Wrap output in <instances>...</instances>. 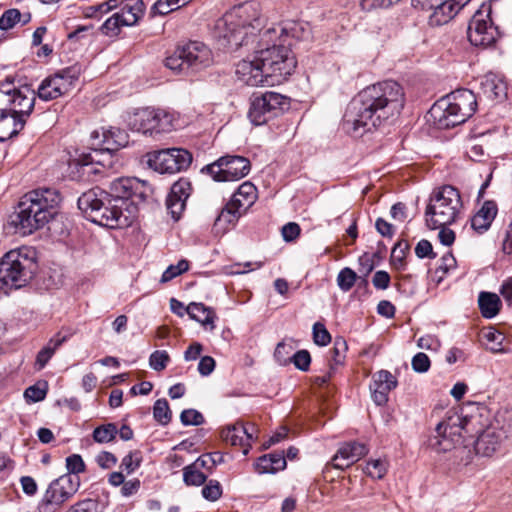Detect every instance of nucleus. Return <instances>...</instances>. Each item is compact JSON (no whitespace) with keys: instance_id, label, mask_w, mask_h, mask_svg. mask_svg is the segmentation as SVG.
I'll return each mask as SVG.
<instances>
[{"instance_id":"c756f323","label":"nucleus","mask_w":512,"mask_h":512,"mask_svg":"<svg viewBox=\"0 0 512 512\" xmlns=\"http://www.w3.org/2000/svg\"><path fill=\"white\" fill-rule=\"evenodd\" d=\"M243 209L233 202L229 201L221 210L215 220L214 226L222 231H226L230 226H234L242 215Z\"/></svg>"},{"instance_id":"393cba45","label":"nucleus","mask_w":512,"mask_h":512,"mask_svg":"<svg viewBox=\"0 0 512 512\" xmlns=\"http://www.w3.org/2000/svg\"><path fill=\"white\" fill-rule=\"evenodd\" d=\"M191 190L190 182L185 179H180L172 185L167 196L166 206L174 220H178L184 211Z\"/></svg>"},{"instance_id":"b1692460","label":"nucleus","mask_w":512,"mask_h":512,"mask_svg":"<svg viewBox=\"0 0 512 512\" xmlns=\"http://www.w3.org/2000/svg\"><path fill=\"white\" fill-rule=\"evenodd\" d=\"M368 453L367 447L359 442L344 443L339 447L330 463L333 468L344 470Z\"/></svg>"},{"instance_id":"bb28decb","label":"nucleus","mask_w":512,"mask_h":512,"mask_svg":"<svg viewBox=\"0 0 512 512\" xmlns=\"http://www.w3.org/2000/svg\"><path fill=\"white\" fill-rule=\"evenodd\" d=\"M498 212L494 201H485L480 210L472 217L471 227L478 233L489 229Z\"/></svg>"},{"instance_id":"412c9836","label":"nucleus","mask_w":512,"mask_h":512,"mask_svg":"<svg viewBox=\"0 0 512 512\" xmlns=\"http://www.w3.org/2000/svg\"><path fill=\"white\" fill-rule=\"evenodd\" d=\"M396 377L388 370H379L372 376L369 385L371 398L377 406H384L389 400V393L397 387Z\"/></svg>"},{"instance_id":"a878e982","label":"nucleus","mask_w":512,"mask_h":512,"mask_svg":"<svg viewBox=\"0 0 512 512\" xmlns=\"http://www.w3.org/2000/svg\"><path fill=\"white\" fill-rule=\"evenodd\" d=\"M504 438V431L490 425L483 430L474 442L475 452L485 457L492 456L500 447Z\"/></svg>"},{"instance_id":"49530a36","label":"nucleus","mask_w":512,"mask_h":512,"mask_svg":"<svg viewBox=\"0 0 512 512\" xmlns=\"http://www.w3.org/2000/svg\"><path fill=\"white\" fill-rule=\"evenodd\" d=\"M22 14L18 9L12 8L6 10L0 17V29L7 31L12 29L18 22H20Z\"/></svg>"},{"instance_id":"603ef678","label":"nucleus","mask_w":512,"mask_h":512,"mask_svg":"<svg viewBox=\"0 0 512 512\" xmlns=\"http://www.w3.org/2000/svg\"><path fill=\"white\" fill-rule=\"evenodd\" d=\"M293 348L291 344H287L284 341L279 342L275 348L274 358L280 365L291 363V357L289 355Z\"/></svg>"},{"instance_id":"9b49d317","label":"nucleus","mask_w":512,"mask_h":512,"mask_svg":"<svg viewBox=\"0 0 512 512\" xmlns=\"http://www.w3.org/2000/svg\"><path fill=\"white\" fill-rule=\"evenodd\" d=\"M79 485V478L68 474L53 480L38 503V511L56 512L64 502L77 492Z\"/></svg>"},{"instance_id":"69168bd1","label":"nucleus","mask_w":512,"mask_h":512,"mask_svg":"<svg viewBox=\"0 0 512 512\" xmlns=\"http://www.w3.org/2000/svg\"><path fill=\"white\" fill-rule=\"evenodd\" d=\"M347 350L346 341L342 337L335 338L334 346L332 349V359L336 364H340L343 359V354Z\"/></svg>"},{"instance_id":"0eeeda50","label":"nucleus","mask_w":512,"mask_h":512,"mask_svg":"<svg viewBox=\"0 0 512 512\" xmlns=\"http://www.w3.org/2000/svg\"><path fill=\"white\" fill-rule=\"evenodd\" d=\"M36 268L33 249L21 247L10 250L0 260V284L14 289L21 288L32 279Z\"/></svg>"},{"instance_id":"7ed1b4c3","label":"nucleus","mask_w":512,"mask_h":512,"mask_svg":"<svg viewBox=\"0 0 512 512\" xmlns=\"http://www.w3.org/2000/svg\"><path fill=\"white\" fill-rule=\"evenodd\" d=\"M61 201L52 188L36 189L26 193L9 217V226L20 236H27L42 228L55 215Z\"/></svg>"},{"instance_id":"13d9d810","label":"nucleus","mask_w":512,"mask_h":512,"mask_svg":"<svg viewBox=\"0 0 512 512\" xmlns=\"http://www.w3.org/2000/svg\"><path fill=\"white\" fill-rule=\"evenodd\" d=\"M409 249L407 241H399L395 244L391 253V260L395 265L403 266L406 251Z\"/></svg>"},{"instance_id":"4be33fe9","label":"nucleus","mask_w":512,"mask_h":512,"mask_svg":"<svg viewBox=\"0 0 512 512\" xmlns=\"http://www.w3.org/2000/svg\"><path fill=\"white\" fill-rule=\"evenodd\" d=\"M180 49L189 71H199L212 63V53L210 49L201 42H189L181 46Z\"/></svg>"},{"instance_id":"4c0bfd02","label":"nucleus","mask_w":512,"mask_h":512,"mask_svg":"<svg viewBox=\"0 0 512 512\" xmlns=\"http://www.w3.org/2000/svg\"><path fill=\"white\" fill-rule=\"evenodd\" d=\"M191 0H157L151 10L154 14L167 15L187 5Z\"/></svg>"},{"instance_id":"338daca9","label":"nucleus","mask_w":512,"mask_h":512,"mask_svg":"<svg viewBox=\"0 0 512 512\" xmlns=\"http://www.w3.org/2000/svg\"><path fill=\"white\" fill-rule=\"evenodd\" d=\"M97 464L103 469H110L117 463V458L114 454L103 451L96 456Z\"/></svg>"},{"instance_id":"9d476101","label":"nucleus","mask_w":512,"mask_h":512,"mask_svg":"<svg viewBox=\"0 0 512 512\" xmlns=\"http://www.w3.org/2000/svg\"><path fill=\"white\" fill-rule=\"evenodd\" d=\"M91 150L90 153H82L75 159V163L79 166L83 173H99L94 165H102L101 156L105 152L117 151L120 147L125 146L126 136L120 130H94L90 136Z\"/></svg>"},{"instance_id":"2f4dec72","label":"nucleus","mask_w":512,"mask_h":512,"mask_svg":"<svg viewBox=\"0 0 512 512\" xmlns=\"http://www.w3.org/2000/svg\"><path fill=\"white\" fill-rule=\"evenodd\" d=\"M256 199V187L251 182L242 183L230 201L246 211Z\"/></svg>"},{"instance_id":"5fc2aeb1","label":"nucleus","mask_w":512,"mask_h":512,"mask_svg":"<svg viewBox=\"0 0 512 512\" xmlns=\"http://www.w3.org/2000/svg\"><path fill=\"white\" fill-rule=\"evenodd\" d=\"M180 420L184 426H198L204 422V417L195 409H186L181 412Z\"/></svg>"},{"instance_id":"ddd939ff","label":"nucleus","mask_w":512,"mask_h":512,"mask_svg":"<svg viewBox=\"0 0 512 512\" xmlns=\"http://www.w3.org/2000/svg\"><path fill=\"white\" fill-rule=\"evenodd\" d=\"M250 161L242 156L226 155L201 169L216 182L237 181L250 171Z\"/></svg>"},{"instance_id":"6ab92c4d","label":"nucleus","mask_w":512,"mask_h":512,"mask_svg":"<svg viewBox=\"0 0 512 512\" xmlns=\"http://www.w3.org/2000/svg\"><path fill=\"white\" fill-rule=\"evenodd\" d=\"M471 0H412L415 7L431 11V25L441 26L453 19Z\"/></svg>"},{"instance_id":"6e6d98bb","label":"nucleus","mask_w":512,"mask_h":512,"mask_svg":"<svg viewBox=\"0 0 512 512\" xmlns=\"http://www.w3.org/2000/svg\"><path fill=\"white\" fill-rule=\"evenodd\" d=\"M291 363L301 371H308L311 364V356L307 350H299L291 356Z\"/></svg>"},{"instance_id":"f704fd0d","label":"nucleus","mask_w":512,"mask_h":512,"mask_svg":"<svg viewBox=\"0 0 512 512\" xmlns=\"http://www.w3.org/2000/svg\"><path fill=\"white\" fill-rule=\"evenodd\" d=\"M479 308L485 318L495 317L501 306L498 295L489 292H481L478 298Z\"/></svg>"},{"instance_id":"864d4df0","label":"nucleus","mask_w":512,"mask_h":512,"mask_svg":"<svg viewBox=\"0 0 512 512\" xmlns=\"http://www.w3.org/2000/svg\"><path fill=\"white\" fill-rule=\"evenodd\" d=\"M313 341L318 346H326L331 342L330 333L320 322L313 325Z\"/></svg>"},{"instance_id":"09e8293b","label":"nucleus","mask_w":512,"mask_h":512,"mask_svg":"<svg viewBox=\"0 0 512 512\" xmlns=\"http://www.w3.org/2000/svg\"><path fill=\"white\" fill-rule=\"evenodd\" d=\"M222 492L220 482L214 479L206 482L205 486L202 488V496L210 502L217 501L222 496Z\"/></svg>"},{"instance_id":"2eb2a0df","label":"nucleus","mask_w":512,"mask_h":512,"mask_svg":"<svg viewBox=\"0 0 512 512\" xmlns=\"http://www.w3.org/2000/svg\"><path fill=\"white\" fill-rule=\"evenodd\" d=\"M289 105L288 98L280 93L268 91L254 97L248 112V117L254 125L265 124L278 116Z\"/></svg>"},{"instance_id":"4468645a","label":"nucleus","mask_w":512,"mask_h":512,"mask_svg":"<svg viewBox=\"0 0 512 512\" xmlns=\"http://www.w3.org/2000/svg\"><path fill=\"white\" fill-rule=\"evenodd\" d=\"M192 163V155L182 148H168L147 154V164L161 174H174L186 170Z\"/></svg>"},{"instance_id":"cd10ccee","label":"nucleus","mask_w":512,"mask_h":512,"mask_svg":"<svg viewBox=\"0 0 512 512\" xmlns=\"http://www.w3.org/2000/svg\"><path fill=\"white\" fill-rule=\"evenodd\" d=\"M286 458L283 452H273L258 458L255 468L260 474L276 473L286 467Z\"/></svg>"},{"instance_id":"20e7f679","label":"nucleus","mask_w":512,"mask_h":512,"mask_svg":"<svg viewBox=\"0 0 512 512\" xmlns=\"http://www.w3.org/2000/svg\"><path fill=\"white\" fill-rule=\"evenodd\" d=\"M265 23L260 3L248 1L233 7L217 21L216 30L231 50L248 45Z\"/></svg>"},{"instance_id":"473e14b6","label":"nucleus","mask_w":512,"mask_h":512,"mask_svg":"<svg viewBox=\"0 0 512 512\" xmlns=\"http://www.w3.org/2000/svg\"><path fill=\"white\" fill-rule=\"evenodd\" d=\"M481 89L489 99H502L506 96V85L495 75L489 74L481 82Z\"/></svg>"},{"instance_id":"1a4fd4ad","label":"nucleus","mask_w":512,"mask_h":512,"mask_svg":"<svg viewBox=\"0 0 512 512\" xmlns=\"http://www.w3.org/2000/svg\"><path fill=\"white\" fill-rule=\"evenodd\" d=\"M474 424V418H462L458 413H448L446 417L437 424L435 434L429 437L428 447L437 453L452 450H461L467 447L464 444L463 432L468 433L469 427Z\"/></svg>"},{"instance_id":"bf43d9fd","label":"nucleus","mask_w":512,"mask_h":512,"mask_svg":"<svg viewBox=\"0 0 512 512\" xmlns=\"http://www.w3.org/2000/svg\"><path fill=\"white\" fill-rule=\"evenodd\" d=\"M99 502L96 499H84L73 505L69 512H98Z\"/></svg>"},{"instance_id":"3c124183","label":"nucleus","mask_w":512,"mask_h":512,"mask_svg":"<svg viewBox=\"0 0 512 512\" xmlns=\"http://www.w3.org/2000/svg\"><path fill=\"white\" fill-rule=\"evenodd\" d=\"M123 25L120 22L118 14H113L109 17L101 26V32L109 37H115L120 33V29Z\"/></svg>"},{"instance_id":"a18cd8bd","label":"nucleus","mask_w":512,"mask_h":512,"mask_svg":"<svg viewBox=\"0 0 512 512\" xmlns=\"http://www.w3.org/2000/svg\"><path fill=\"white\" fill-rule=\"evenodd\" d=\"M47 394V382L37 383L29 386L25 392L24 397L29 403H36L45 399Z\"/></svg>"},{"instance_id":"a19ab883","label":"nucleus","mask_w":512,"mask_h":512,"mask_svg":"<svg viewBox=\"0 0 512 512\" xmlns=\"http://www.w3.org/2000/svg\"><path fill=\"white\" fill-rule=\"evenodd\" d=\"M153 416L157 422L167 425L171 421V410L166 399H158L153 406Z\"/></svg>"},{"instance_id":"37998d69","label":"nucleus","mask_w":512,"mask_h":512,"mask_svg":"<svg viewBox=\"0 0 512 512\" xmlns=\"http://www.w3.org/2000/svg\"><path fill=\"white\" fill-rule=\"evenodd\" d=\"M181 52L180 47H178L172 55L166 58L165 66L176 73H187L189 69L186 67V62Z\"/></svg>"},{"instance_id":"39448f33","label":"nucleus","mask_w":512,"mask_h":512,"mask_svg":"<svg viewBox=\"0 0 512 512\" xmlns=\"http://www.w3.org/2000/svg\"><path fill=\"white\" fill-rule=\"evenodd\" d=\"M78 207L90 221L108 228L128 227L138 216L136 205L126 208L124 200L114 199L98 187L83 193L78 199Z\"/></svg>"},{"instance_id":"c9c22d12","label":"nucleus","mask_w":512,"mask_h":512,"mask_svg":"<svg viewBox=\"0 0 512 512\" xmlns=\"http://www.w3.org/2000/svg\"><path fill=\"white\" fill-rule=\"evenodd\" d=\"M244 434V424L236 423L224 428L221 432V437L225 442L230 443L233 446L239 445L243 448H246L247 446L244 439Z\"/></svg>"},{"instance_id":"58836bf2","label":"nucleus","mask_w":512,"mask_h":512,"mask_svg":"<svg viewBox=\"0 0 512 512\" xmlns=\"http://www.w3.org/2000/svg\"><path fill=\"white\" fill-rule=\"evenodd\" d=\"M118 433L114 423L98 426L93 431V439L97 443H108L115 439Z\"/></svg>"},{"instance_id":"a211bd4d","label":"nucleus","mask_w":512,"mask_h":512,"mask_svg":"<svg viewBox=\"0 0 512 512\" xmlns=\"http://www.w3.org/2000/svg\"><path fill=\"white\" fill-rule=\"evenodd\" d=\"M36 93L28 86L16 88L8 78L0 82V105L11 106L14 112L32 113Z\"/></svg>"},{"instance_id":"8fccbe9b","label":"nucleus","mask_w":512,"mask_h":512,"mask_svg":"<svg viewBox=\"0 0 512 512\" xmlns=\"http://www.w3.org/2000/svg\"><path fill=\"white\" fill-rule=\"evenodd\" d=\"M169 361V354L165 350H156L149 357V365L155 371L164 370Z\"/></svg>"},{"instance_id":"de8ad7c7","label":"nucleus","mask_w":512,"mask_h":512,"mask_svg":"<svg viewBox=\"0 0 512 512\" xmlns=\"http://www.w3.org/2000/svg\"><path fill=\"white\" fill-rule=\"evenodd\" d=\"M189 262L185 259H181L176 265H170L162 274L161 282L166 283L188 271Z\"/></svg>"},{"instance_id":"aec40b11","label":"nucleus","mask_w":512,"mask_h":512,"mask_svg":"<svg viewBox=\"0 0 512 512\" xmlns=\"http://www.w3.org/2000/svg\"><path fill=\"white\" fill-rule=\"evenodd\" d=\"M144 184L135 178H118L110 185L111 192H108L114 199H121L125 207L136 205L144 200Z\"/></svg>"},{"instance_id":"79ce46f5","label":"nucleus","mask_w":512,"mask_h":512,"mask_svg":"<svg viewBox=\"0 0 512 512\" xmlns=\"http://www.w3.org/2000/svg\"><path fill=\"white\" fill-rule=\"evenodd\" d=\"M357 279L356 272L345 267L337 275V285L343 292H347L355 285Z\"/></svg>"},{"instance_id":"4d7b16f0","label":"nucleus","mask_w":512,"mask_h":512,"mask_svg":"<svg viewBox=\"0 0 512 512\" xmlns=\"http://www.w3.org/2000/svg\"><path fill=\"white\" fill-rule=\"evenodd\" d=\"M66 467L68 475H77L85 470V463L80 455L72 454L66 458Z\"/></svg>"},{"instance_id":"6e6552de","label":"nucleus","mask_w":512,"mask_h":512,"mask_svg":"<svg viewBox=\"0 0 512 512\" xmlns=\"http://www.w3.org/2000/svg\"><path fill=\"white\" fill-rule=\"evenodd\" d=\"M462 209L459 191L445 185L434 191L425 210V222L428 228L437 229L454 223Z\"/></svg>"},{"instance_id":"72a5a7b5","label":"nucleus","mask_w":512,"mask_h":512,"mask_svg":"<svg viewBox=\"0 0 512 512\" xmlns=\"http://www.w3.org/2000/svg\"><path fill=\"white\" fill-rule=\"evenodd\" d=\"M145 5L142 0H136L133 5L124 6L120 12H117L121 24L124 26H133L144 14Z\"/></svg>"},{"instance_id":"f257e3e1","label":"nucleus","mask_w":512,"mask_h":512,"mask_svg":"<svg viewBox=\"0 0 512 512\" xmlns=\"http://www.w3.org/2000/svg\"><path fill=\"white\" fill-rule=\"evenodd\" d=\"M404 91L400 84L387 80L361 90L350 102L344 123L356 134L380 127L400 114L404 107Z\"/></svg>"},{"instance_id":"f8f14e48","label":"nucleus","mask_w":512,"mask_h":512,"mask_svg":"<svg viewBox=\"0 0 512 512\" xmlns=\"http://www.w3.org/2000/svg\"><path fill=\"white\" fill-rule=\"evenodd\" d=\"M172 122L173 116L170 113L151 108L139 109L128 118V125L133 131L150 135L170 131Z\"/></svg>"},{"instance_id":"dca6fc26","label":"nucleus","mask_w":512,"mask_h":512,"mask_svg":"<svg viewBox=\"0 0 512 512\" xmlns=\"http://www.w3.org/2000/svg\"><path fill=\"white\" fill-rule=\"evenodd\" d=\"M79 74V69L67 67L46 77L38 87L39 98L50 101L68 94L74 88Z\"/></svg>"},{"instance_id":"052dcab7","label":"nucleus","mask_w":512,"mask_h":512,"mask_svg":"<svg viewBox=\"0 0 512 512\" xmlns=\"http://www.w3.org/2000/svg\"><path fill=\"white\" fill-rule=\"evenodd\" d=\"M411 364L415 372L424 373L430 368V359L425 353L419 352L412 358Z\"/></svg>"},{"instance_id":"f3484780","label":"nucleus","mask_w":512,"mask_h":512,"mask_svg":"<svg viewBox=\"0 0 512 512\" xmlns=\"http://www.w3.org/2000/svg\"><path fill=\"white\" fill-rule=\"evenodd\" d=\"M490 13L491 7L483 5L470 20L467 35L472 45L488 47L496 41L498 29L492 24Z\"/></svg>"},{"instance_id":"5701e85b","label":"nucleus","mask_w":512,"mask_h":512,"mask_svg":"<svg viewBox=\"0 0 512 512\" xmlns=\"http://www.w3.org/2000/svg\"><path fill=\"white\" fill-rule=\"evenodd\" d=\"M30 114L14 112L11 106L0 105V141L16 136L24 128Z\"/></svg>"},{"instance_id":"680f3d73","label":"nucleus","mask_w":512,"mask_h":512,"mask_svg":"<svg viewBox=\"0 0 512 512\" xmlns=\"http://www.w3.org/2000/svg\"><path fill=\"white\" fill-rule=\"evenodd\" d=\"M140 461L139 452H130L122 459L121 466L130 474L140 466Z\"/></svg>"},{"instance_id":"f03ea898","label":"nucleus","mask_w":512,"mask_h":512,"mask_svg":"<svg viewBox=\"0 0 512 512\" xmlns=\"http://www.w3.org/2000/svg\"><path fill=\"white\" fill-rule=\"evenodd\" d=\"M295 68L292 51L284 45H273L256 51L252 60H241L236 75L249 86H274L285 81Z\"/></svg>"},{"instance_id":"0e129e2a","label":"nucleus","mask_w":512,"mask_h":512,"mask_svg":"<svg viewBox=\"0 0 512 512\" xmlns=\"http://www.w3.org/2000/svg\"><path fill=\"white\" fill-rule=\"evenodd\" d=\"M300 226L295 222H289L282 227V236L286 242L294 241L300 235Z\"/></svg>"},{"instance_id":"423d86ee","label":"nucleus","mask_w":512,"mask_h":512,"mask_svg":"<svg viewBox=\"0 0 512 512\" xmlns=\"http://www.w3.org/2000/svg\"><path fill=\"white\" fill-rule=\"evenodd\" d=\"M476 108L475 94L468 89H458L435 102L430 115L439 128H450L468 120Z\"/></svg>"},{"instance_id":"ea45409f","label":"nucleus","mask_w":512,"mask_h":512,"mask_svg":"<svg viewBox=\"0 0 512 512\" xmlns=\"http://www.w3.org/2000/svg\"><path fill=\"white\" fill-rule=\"evenodd\" d=\"M207 475L194 465L190 464L183 468V481L188 486H201L206 483Z\"/></svg>"},{"instance_id":"c85d7f7f","label":"nucleus","mask_w":512,"mask_h":512,"mask_svg":"<svg viewBox=\"0 0 512 512\" xmlns=\"http://www.w3.org/2000/svg\"><path fill=\"white\" fill-rule=\"evenodd\" d=\"M68 340V336L62 335L60 332L55 334L48 343L37 353L35 359V369L42 370L55 352Z\"/></svg>"},{"instance_id":"7c9ffc66","label":"nucleus","mask_w":512,"mask_h":512,"mask_svg":"<svg viewBox=\"0 0 512 512\" xmlns=\"http://www.w3.org/2000/svg\"><path fill=\"white\" fill-rule=\"evenodd\" d=\"M188 315L191 319L199 322L203 326H209L210 330L215 328V312L210 307L205 306L203 303L191 302L188 305Z\"/></svg>"},{"instance_id":"774afa93","label":"nucleus","mask_w":512,"mask_h":512,"mask_svg":"<svg viewBox=\"0 0 512 512\" xmlns=\"http://www.w3.org/2000/svg\"><path fill=\"white\" fill-rule=\"evenodd\" d=\"M415 254L418 258L431 257L434 258L433 248L428 240H420L415 247Z\"/></svg>"},{"instance_id":"e433bc0d","label":"nucleus","mask_w":512,"mask_h":512,"mask_svg":"<svg viewBox=\"0 0 512 512\" xmlns=\"http://www.w3.org/2000/svg\"><path fill=\"white\" fill-rule=\"evenodd\" d=\"M482 339L485 340V345L491 352H505V349L502 346L505 336L498 330L489 328L487 331L483 332Z\"/></svg>"},{"instance_id":"c03bdc74","label":"nucleus","mask_w":512,"mask_h":512,"mask_svg":"<svg viewBox=\"0 0 512 512\" xmlns=\"http://www.w3.org/2000/svg\"><path fill=\"white\" fill-rule=\"evenodd\" d=\"M387 462L382 459L368 461L364 472L373 479H381L387 472Z\"/></svg>"},{"instance_id":"e2e57ef3","label":"nucleus","mask_w":512,"mask_h":512,"mask_svg":"<svg viewBox=\"0 0 512 512\" xmlns=\"http://www.w3.org/2000/svg\"><path fill=\"white\" fill-rule=\"evenodd\" d=\"M217 460L213 457V454H204L198 457L192 465L194 468H197L201 471V469H206L211 471L216 466Z\"/></svg>"}]
</instances>
